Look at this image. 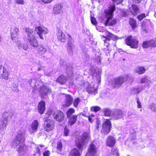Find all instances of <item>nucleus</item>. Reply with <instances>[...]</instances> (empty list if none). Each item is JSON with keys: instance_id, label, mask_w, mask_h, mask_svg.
I'll list each match as a JSON object with an SVG mask.
<instances>
[{"instance_id": "1", "label": "nucleus", "mask_w": 156, "mask_h": 156, "mask_svg": "<svg viewBox=\"0 0 156 156\" xmlns=\"http://www.w3.org/2000/svg\"><path fill=\"white\" fill-rule=\"evenodd\" d=\"M35 32L29 28H26L25 31L27 33V40L30 44L32 47H37L38 46V44L35 38L37 37V34H38L41 39H43L42 34H47L48 31L47 28L40 26L35 27Z\"/></svg>"}, {"instance_id": "2", "label": "nucleus", "mask_w": 156, "mask_h": 156, "mask_svg": "<svg viewBox=\"0 0 156 156\" xmlns=\"http://www.w3.org/2000/svg\"><path fill=\"white\" fill-rule=\"evenodd\" d=\"M107 34L106 37L103 36L102 39L104 41L105 43L104 45L105 47L103 48V51L107 55H110V52L112 50L109 45L111 44V43H112L115 46V41L117 40L118 38L116 36L110 32H108Z\"/></svg>"}, {"instance_id": "3", "label": "nucleus", "mask_w": 156, "mask_h": 156, "mask_svg": "<svg viewBox=\"0 0 156 156\" xmlns=\"http://www.w3.org/2000/svg\"><path fill=\"white\" fill-rule=\"evenodd\" d=\"M115 6L112 5L109 7L108 9L105 10L104 11V15L106 20L105 23V25L111 26L116 24L117 20L115 19L111 20L113 16V12L115 10Z\"/></svg>"}, {"instance_id": "4", "label": "nucleus", "mask_w": 156, "mask_h": 156, "mask_svg": "<svg viewBox=\"0 0 156 156\" xmlns=\"http://www.w3.org/2000/svg\"><path fill=\"white\" fill-rule=\"evenodd\" d=\"M89 138V134L86 133H84L83 134L81 138L78 139L76 141V144L77 147L80 150H82V149L84 147Z\"/></svg>"}, {"instance_id": "5", "label": "nucleus", "mask_w": 156, "mask_h": 156, "mask_svg": "<svg viewBox=\"0 0 156 156\" xmlns=\"http://www.w3.org/2000/svg\"><path fill=\"white\" fill-rule=\"evenodd\" d=\"M125 79L122 76H120L111 80L109 82V85L112 87L118 88L124 81Z\"/></svg>"}, {"instance_id": "6", "label": "nucleus", "mask_w": 156, "mask_h": 156, "mask_svg": "<svg viewBox=\"0 0 156 156\" xmlns=\"http://www.w3.org/2000/svg\"><path fill=\"white\" fill-rule=\"evenodd\" d=\"M83 84L82 85V87L86 89L87 91L89 93H93L95 95L97 92V90L96 87H94V85L91 83L90 84L88 82H84L82 81Z\"/></svg>"}, {"instance_id": "7", "label": "nucleus", "mask_w": 156, "mask_h": 156, "mask_svg": "<svg viewBox=\"0 0 156 156\" xmlns=\"http://www.w3.org/2000/svg\"><path fill=\"white\" fill-rule=\"evenodd\" d=\"M39 92L41 98H43L51 93V90L48 86L43 85L40 87Z\"/></svg>"}, {"instance_id": "8", "label": "nucleus", "mask_w": 156, "mask_h": 156, "mask_svg": "<svg viewBox=\"0 0 156 156\" xmlns=\"http://www.w3.org/2000/svg\"><path fill=\"white\" fill-rule=\"evenodd\" d=\"M126 44L129 46L131 48H136L138 47L139 41L134 38L131 36H130L126 39Z\"/></svg>"}, {"instance_id": "9", "label": "nucleus", "mask_w": 156, "mask_h": 156, "mask_svg": "<svg viewBox=\"0 0 156 156\" xmlns=\"http://www.w3.org/2000/svg\"><path fill=\"white\" fill-rule=\"evenodd\" d=\"M124 115L122 111L120 110H116L112 112L111 115L112 119L117 120L121 118Z\"/></svg>"}, {"instance_id": "10", "label": "nucleus", "mask_w": 156, "mask_h": 156, "mask_svg": "<svg viewBox=\"0 0 156 156\" xmlns=\"http://www.w3.org/2000/svg\"><path fill=\"white\" fill-rule=\"evenodd\" d=\"M111 127L112 126L111 122L109 119H107L106 120L103 124L102 129L104 131V133L107 134L109 133Z\"/></svg>"}, {"instance_id": "11", "label": "nucleus", "mask_w": 156, "mask_h": 156, "mask_svg": "<svg viewBox=\"0 0 156 156\" xmlns=\"http://www.w3.org/2000/svg\"><path fill=\"white\" fill-rule=\"evenodd\" d=\"M44 129L47 132H49L52 130L54 128V124L51 120L47 119L44 123Z\"/></svg>"}, {"instance_id": "12", "label": "nucleus", "mask_w": 156, "mask_h": 156, "mask_svg": "<svg viewBox=\"0 0 156 156\" xmlns=\"http://www.w3.org/2000/svg\"><path fill=\"white\" fill-rule=\"evenodd\" d=\"M54 119L57 121L60 122L64 119V115L61 111L58 110L56 111L53 114Z\"/></svg>"}, {"instance_id": "13", "label": "nucleus", "mask_w": 156, "mask_h": 156, "mask_svg": "<svg viewBox=\"0 0 156 156\" xmlns=\"http://www.w3.org/2000/svg\"><path fill=\"white\" fill-rule=\"evenodd\" d=\"M106 144L109 147H113L116 143L115 138L112 136H108L106 140Z\"/></svg>"}, {"instance_id": "14", "label": "nucleus", "mask_w": 156, "mask_h": 156, "mask_svg": "<svg viewBox=\"0 0 156 156\" xmlns=\"http://www.w3.org/2000/svg\"><path fill=\"white\" fill-rule=\"evenodd\" d=\"M73 102V98L69 94H66V95L65 104L63 105L64 107H67L71 105Z\"/></svg>"}, {"instance_id": "15", "label": "nucleus", "mask_w": 156, "mask_h": 156, "mask_svg": "<svg viewBox=\"0 0 156 156\" xmlns=\"http://www.w3.org/2000/svg\"><path fill=\"white\" fill-rule=\"evenodd\" d=\"M27 147L24 143L20 144L17 149L20 156H22L27 152Z\"/></svg>"}, {"instance_id": "16", "label": "nucleus", "mask_w": 156, "mask_h": 156, "mask_svg": "<svg viewBox=\"0 0 156 156\" xmlns=\"http://www.w3.org/2000/svg\"><path fill=\"white\" fill-rule=\"evenodd\" d=\"M25 132L24 131L19 130L18 131L17 135L16 136V138L24 143L25 139Z\"/></svg>"}, {"instance_id": "17", "label": "nucleus", "mask_w": 156, "mask_h": 156, "mask_svg": "<svg viewBox=\"0 0 156 156\" xmlns=\"http://www.w3.org/2000/svg\"><path fill=\"white\" fill-rule=\"evenodd\" d=\"M96 152V146L94 145L91 144L90 146L88 152L85 156H96L95 155Z\"/></svg>"}, {"instance_id": "18", "label": "nucleus", "mask_w": 156, "mask_h": 156, "mask_svg": "<svg viewBox=\"0 0 156 156\" xmlns=\"http://www.w3.org/2000/svg\"><path fill=\"white\" fill-rule=\"evenodd\" d=\"M57 36L58 39L61 42H65L66 41V37L61 30L58 29L57 31Z\"/></svg>"}, {"instance_id": "19", "label": "nucleus", "mask_w": 156, "mask_h": 156, "mask_svg": "<svg viewBox=\"0 0 156 156\" xmlns=\"http://www.w3.org/2000/svg\"><path fill=\"white\" fill-rule=\"evenodd\" d=\"M19 30L17 28H15L11 33V39L14 42L18 41Z\"/></svg>"}, {"instance_id": "20", "label": "nucleus", "mask_w": 156, "mask_h": 156, "mask_svg": "<svg viewBox=\"0 0 156 156\" xmlns=\"http://www.w3.org/2000/svg\"><path fill=\"white\" fill-rule=\"evenodd\" d=\"M68 36L69 37V40L68 41L67 50L69 52L71 53L73 52V49L75 48L74 45L71 41V40L72 39L71 36L69 34H68Z\"/></svg>"}, {"instance_id": "21", "label": "nucleus", "mask_w": 156, "mask_h": 156, "mask_svg": "<svg viewBox=\"0 0 156 156\" xmlns=\"http://www.w3.org/2000/svg\"><path fill=\"white\" fill-rule=\"evenodd\" d=\"M45 109V102L43 101L39 102L38 106V112L41 114H42Z\"/></svg>"}, {"instance_id": "22", "label": "nucleus", "mask_w": 156, "mask_h": 156, "mask_svg": "<svg viewBox=\"0 0 156 156\" xmlns=\"http://www.w3.org/2000/svg\"><path fill=\"white\" fill-rule=\"evenodd\" d=\"M129 9L131 11L132 14L134 15H136L140 12L139 9L136 5L133 4L131 5V8H129Z\"/></svg>"}, {"instance_id": "23", "label": "nucleus", "mask_w": 156, "mask_h": 156, "mask_svg": "<svg viewBox=\"0 0 156 156\" xmlns=\"http://www.w3.org/2000/svg\"><path fill=\"white\" fill-rule=\"evenodd\" d=\"M62 6L60 4L55 5L53 9V13L55 14H58L62 11Z\"/></svg>"}, {"instance_id": "24", "label": "nucleus", "mask_w": 156, "mask_h": 156, "mask_svg": "<svg viewBox=\"0 0 156 156\" xmlns=\"http://www.w3.org/2000/svg\"><path fill=\"white\" fill-rule=\"evenodd\" d=\"M9 74V73L8 70L5 67H3V70L1 73H0L1 76L5 80H8Z\"/></svg>"}, {"instance_id": "25", "label": "nucleus", "mask_w": 156, "mask_h": 156, "mask_svg": "<svg viewBox=\"0 0 156 156\" xmlns=\"http://www.w3.org/2000/svg\"><path fill=\"white\" fill-rule=\"evenodd\" d=\"M135 72L139 75H141L144 73L146 71V69L143 67L139 66L136 67L134 69Z\"/></svg>"}, {"instance_id": "26", "label": "nucleus", "mask_w": 156, "mask_h": 156, "mask_svg": "<svg viewBox=\"0 0 156 156\" xmlns=\"http://www.w3.org/2000/svg\"><path fill=\"white\" fill-rule=\"evenodd\" d=\"M78 115H73L69 118L68 124L71 126L74 124L76 122Z\"/></svg>"}, {"instance_id": "27", "label": "nucleus", "mask_w": 156, "mask_h": 156, "mask_svg": "<svg viewBox=\"0 0 156 156\" xmlns=\"http://www.w3.org/2000/svg\"><path fill=\"white\" fill-rule=\"evenodd\" d=\"M8 121L6 119H4L1 118L0 120V129L3 130L5 129L7 124Z\"/></svg>"}, {"instance_id": "28", "label": "nucleus", "mask_w": 156, "mask_h": 156, "mask_svg": "<svg viewBox=\"0 0 156 156\" xmlns=\"http://www.w3.org/2000/svg\"><path fill=\"white\" fill-rule=\"evenodd\" d=\"M37 51L38 54L41 55L44 54L47 51V49L44 46L40 45L37 49Z\"/></svg>"}, {"instance_id": "29", "label": "nucleus", "mask_w": 156, "mask_h": 156, "mask_svg": "<svg viewBox=\"0 0 156 156\" xmlns=\"http://www.w3.org/2000/svg\"><path fill=\"white\" fill-rule=\"evenodd\" d=\"M67 80V78L63 75H61L57 79V81L61 84L65 83Z\"/></svg>"}, {"instance_id": "30", "label": "nucleus", "mask_w": 156, "mask_h": 156, "mask_svg": "<svg viewBox=\"0 0 156 156\" xmlns=\"http://www.w3.org/2000/svg\"><path fill=\"white\" fill-rule=\"evenodd\" d=\"M87 49H82V56L85 61H88L89 58V55L87 53Z\"/></svg>"}, {"instance_id": "31", "label": "nucleus", "mask_w": 156, "mask_h": 156, "mask_svg": "<svg viewBox=\"0 0 156 156\" xmlns=\"http://www.w3.org/2000/svg\"><path fill=\"white\" fill-rule=\"evenodd\" d=\"M12 116V113L10 111H8L4 113L2 117L1 118L4 119H6L8 121L9 119L11 118Z\"/></svg>"}, {"instance_id": "32", "label": "nucleus", "mask_w": 156, "mask_h": 156, "mask_svg": "<svg viewBox=\"0 0 156 156\" xmlns=\"http://www.w3.org/2000/svg\"><path fill=\"white\" fill-rule=\"evenodd\" d=\"M39 123L37 120H34L32 122L31 125V128L34 132H36L37 131Z\"/></svg>"}, {"instance_id": "33", "label": "nucleus", "mask_w": 156, "mask_h": 156, "mask_svg": "<svg viewBox=\"0 0 156 156\" xmlns=\"http://www.w3.org/2000/svg\"><path fill=\"white\" fill-rule=\"evenodd\" d=\"M79 151H78L77 149L76 148H73L71 152V154L73 156H80V151H82L80 150L79 148Z\"/></svg>"}, {"instance_id": "34", "label": "nucleus", "mask_w": 156, "mask_h": 156, "mask_svg": "<svg viewBox=\"0 0 156 156\" xmlns=\"http://www.w3.org/2000/svg\"><path fill=\"white\" fill-rule=\"evenodd\" d=\"M140 82L141 83L148 82V83H151L150 77L147 76L142 78L140 80Z\"/></svg>"}, {"instance_id": "35", "label": "nucleus", "mask_w": 156, "mask_h": 156, "mask_svg": "<svg viewBox=\"0 0 156 156\" xmlns=\"http://www.w3.org/2000/svg\"><path fill=\"white\" fill-rule=\"evenodd\" d=\"M46 149V147L44 145H39L37 148V151L40 155L41 154V153Z\"/></svg>"}, {"instance_id": "36", "label": "nucleus", "mask_w": 156, "mask_h": 156, "mask_svg": "<svg viewBox=\"0 0 156 156\" xmlns=\"http://www.w3.org/2000/svg\"><path fill=\"white\" fill-rule=\"evenodd\" d=\"M23 144V143L21 142L20 141L16 138L14 141L11 143V145L13 147H15L17 146L18 145L20 146V144Z\"/></svg>"}, {"instance_id": "37", "label": "nucleus", "mask_w": 156, "mask_h": 156, "mask_svg": "<svg viewBox=\"0 0 156 156\" xmlns=\"http://www.w3.org/2000/svg\"><path fill=\"white\" fill-rule=\"evenodd\" d=\"M17 44L19 48H22L24 50H27L28 49V46L26 44L22 43L20 41H18Z\"/></svg>"}, {"instance_id": "38", "label": "nucleus", "mask_w": 156, "mask_h": 156, "mask_svg": "<svg viewBox=\"0 0 156 156\" xmlns=\"http://www.w3.org/2000/svg\"><path fill=\"white\" fill-rule=\"evenodd\" d=\"M103 112L105 116H110L111 117V115L112 112L110 109L108 108H105L103 109Z\"/></svg>"}, {"instance_id": "39", "label": "nucleus", "mask_w": 156, "mask_h": 156, "mask_svg": "<svg viewBox=\"0 0 156 156\" xmlns=\"http://www.w3.org/2000/svg\"><path fill=\"white\" fill-rule=\"evenodd\" d=\"M75 112V110L73 108H70L66 112L67 118H69L71 115L74 113Z\"/></svg>"}, {"instance_id": "40", "label": "nucleus", "mask_w": 156, "mask_h": 156, "mask_svg": "<svg viewBox=\"0 0 156 156\" xmlns=\"http://www.w3.org/2000/svg\"><path fill=\"white\" fill-rule=\"evenodd\" d=\"M101 109L100 107L96 106H92L90 108L91 111L95 112L99 111Z\"/></svg>"}, {"instance_id": "41", "label": "nucleus", "mask_w": 156, "mask_h": 156, "mask_svg": "<svg viewBox=\"0 0 156 156\" xmlns=\"http://www.w3.org/2000/svg\"><path fill=\"white\" fill-rule=\"evenodd\" d=\"M129 23L133 28H134L135 27L136 25V22L135 20L133 19H130Z\"/></svg>"}, {"instance_id": "42", "label": "nucleus", "mask_w": 156, "mask_h": 156, "mask_svg": "<svg viewBox=\"0 0 156 156\" xmlns=\"http://www.w3.org/2000/svg\"><path fill=\"white\" fill-rule=\"evenodd\" d=\"M62 147V143L60 142H58L57 144L56 149L58 150V153H59L61 151Z\"/></svg>"}, {"instance_id": "43", "label": "nucleus", "mask_w": 156, "mask_h": 156, "mask_svg": "<svg viewBox=\"0 0 156 156\" xmlns=\"http://www.w3.org/2000/svg\"><path fill=\"white\" fill-rule=\"evenodd\" d=\"M80 99L78 98H76L74 100L73 102V105L74 107L76 108L77 107V106L79 103L80 102Z\"/></svg>"}, {"instance_id": "44", "label": "nucleus", "mask_w": 156, "mask_h": 156, "mask_svg": "<svg viewBox=\"0 0 156 156\" xmlns=\"http://www.w3.org/2000/svg\"><path fill=\"white\" fill-rule=\"evenodd\" d=\"M149 43V45L150 47H154L156 46V41L154 40H152L150 41H148Z\"/></svg>"}, {"instance_id": "45", "label": "nucleus", "mask_w": 156, "mask_h": 156, "mask_svg": "<svg viewBox=\"0 0 156 156\" xmlns=\"http://www.w3.org/2000/svg\"><path fill=\"white\" fill-rule=\"evenodd\" d=\"M142 47L144 48H147L150 47L149 41L144 42L142 44Z\"/></svg>"}, {"instance_id": "46", "label": "nucleus", "mask_w": 156, "mask_h": 156, "mask_svg": "<svg viewBox=\"0 0 156 156\" xmlns=\"http://www.w3.org/2000/svg\"><path fill=\"white\" fill-rule=\"evenodd\" d=\"M151 110L154 112H156V104L152 103L151 105Z\"/></svg>"}, {"instance_id": "47", "label": "nucleus", "mask_w": 156, "mask_h": 156, "mask_svg": "<svg viewBox=\"0 0 156 156\" xmlns=\"http://www.w3.org/2000/svg\"><path fill=\"white\" fill-rule=\"evenodd\" d=\"M145 17V14L144 13L140 14L138 15L137 18L140 21H141L143 18Z\"/></svg>"}, {"instance_id": "48", "label": "nucleus", "mask_w": 156, "mask_h": 156, "mask_svg": "<svg viewBox=\"0 0 156 156\" xmlns=\"http://www.w3.org/2000/svg\"><path fill=\"white\" fill-rule=\"evenodd\" d=\"M16 4L23 5L24 3V0H14Z\"/></svg>"}, {"instance_id": "49", "label": "nucleus", "mask_w": 156, "mask_h": 156, "mask_svg": "<svg viewBox=\"0 0 156 156\" xmlns=\"http://www.w3.org/2000/svg\"><path fill=\"white\" fill-rule=\"evenodd\" d=\"M136 103L137 104V107L138 108H142V106L141 105V103L140 101L139 98H136Z\"/></svg>"}, {"instance_id": "50", "label": "nucleus", "mask_w": 156, "mask_h": 156, "mask_svg": "<svg viewBox=\"0 0 156 156\" xmlns=\"http://www.w3.org/2000/svg\"><path fill=\"white\" fill-rule=\"evenodd\" d=\"M91 23L94 25H96L97 23V22L95 18L94 17L91 16Z\"/></svg>"}, {"instance_id": "51", "label": "nucleus", "mask_w": 156, "mask_h": 156, "mask_svg": "<svg viewBox=\"0 0 156 156\" xmlns=\"http://www.w3.org/2000/svg\"><path fill=\"white\" fill-rule=\"evenodd\" d=\"M142 90V88L140 87L135 88L134 89V91L135 94L139 93Z\"/></svg>"}, {"instance_id": "52", "label": "nucleus", "mask_w": 156, "mask_h": 156, "mask_svg": "<svg viewBox=\"0 0 156 156\" xmlns=\"http://www.w3.org/2000/svg\"><path fill=\"white\" fill-rule=\"evenodd\" d=\"M69 130L66 127H65L64 128V134L65 136L68 135L69 133Z\"/></svg>"}, {"instance_id": "53", "label": "nucleus", "mask_w": 156, "mask_h": 156, "mask_svg": "<svg viewBox=\"0 0 156 156\" xmlns=\"http://www.w3.org/2000/svg\"><path fill=\"white\" fill-rule=\"evenodd\" d=\"M50 152L49 151H44L43 154V156H49Z\"/></svg>"}, {"instance_id": "54", "label": "nucleus", "mask_w": 156, "mask_h": 156, "mask_svg": "<svg viewBox=\"0 0 156 156\" xmlns=\"http://www.w3.org/2000/svg\"><path fill=\"white\" fill-rule=\"evenodd\" d=\"M123 0H113V2L114 3L118 4L121 3Z\"/></svg>"}, {"instance_id": "55", "label": "nucleus", "mask_w": 156, "mask_h": 156, "mask_svg": "<svg viewBox=\"0 0 156 156\" xmlns=\"http://www.w3.org/2000/svg\"><path fill=\"white\" fill-rule=\"evenodd\" d=\"M42 1L45 3H49L51 2L53 0H41Z\"/></svg>"}, {"instance_id": "56", "label": "nucleus", "mask_w": 156, "mask_h": 156, "mask_svg": "<svg viewBox=\"0 0 156 156\" xmlns=\"http://www.w3.org/2000/svg\"><path fill=\"white\" fill-rule=\"evenodd\" d=\"M35 80H30V81H29V83H30V85L31 86H32L33 85L32 84V83L33 82L34 83H35Z\"/></svg>"}, {"instance_id": "57", "label": "nucleus", "mask_w": 156, "mask_h": 156, "mask_svg": "<svg viewBox=\"0 0 156 156\" xmlns=\"http://www.w3.org/2000/svg\"><path fill=\"white\" fill-rule=\"evenodd\" d=\"M134 2L136 3H139L141 2L142 0H132Z\"/></svg>"}, {"instance_id": "58", "label": "nucleus", "mask_w": 156, "mask_h": 156, "mask_svg": "<svg viewBox=\"0 0 156 156\" xmlns=\"http://www.w3.org/2000/svg\"><path fill=\"white\" fill-rule=\"evenodd\" d=\"M88 120L91 123H92L93 121L92 120V118H91L90 116H89L88 117Z\"/></svg>"}, {"instance_id": "59", "label": "nucleus", "mask_w": 156, "mask_h": 156, "mask_svg": "<svg viewBox=\"0 0 156 156\" xmlns=\"http://www.w3.org/2000/svg\"><path fill=\"white\" fill-rule=\"evenodd\" d=\"M100 122V121H97V126H96L97 129H98L99 128V125Z\"/></svg>"}, {"instance_id": "60", "label": "nucleus", "mask_w": 156, "mask_h": 156, "mask_svg": "<svg viewBox=\"0 0 156 156\" xmlns=\"http://www.w3.org/2000/svg\"><path fill=\"white\" fill-rule=\"evenodd\" d=\"M97 77H98V80H99V82H100V81H101V76L99 74H98L97 75Z\"/></svg>"}, {"instance_id": "61", "label": "nucleus", "mask_w": 156, "mask_h": 156, "mask_svg": "<svg viewBox=\"0 0 156 156\" xmlns=\"http://www.w3.org/2000/svg\"><path fill=\"white\" fill-rule=\"evenodd\" d=\"M45 74L47 76H51V73H45Z\"/></svg>"}, {"instance_id": "62", "label": "nucleus", "mask_w": 156, "mask_h": 156, "mask_svg": "<svg viewBox=\"0 0 156 156\" xmlns=\"http://www.w3.org/2000/svg\"><path fill=\"white\" fill-rule=\"evenodd\" d=\"M2 70H3V68H2V66L0 65V73H1V72L2 71Z\"/></svg>"}, {"instance_id": "63", "label": "nucleus", "mask_w": 156, "mask_h": 156, "mask_svg": "<svg viewBox=\"0 0 156 156\" xmlns=\"http://www.w3.org/2000/svg\"><path fill=\"white\" fill-rule=\"evenodd\" d=\"M129 76L128 75H126V76H125V79H126V80H127L128 79V78H129Z\"/></svg>"}, {"instance_id": "64", "label": "nucleus", "mask_w": 156, "mask_h": 156, "mask_svg": "<svg viewBox=\"0 0 156 156\" xmlns=\"http://www.w3.org/2000/svg\"><path fill=\"white\" fill-rule=\"evenodd\" d=\"M98 58L99 59V62L100 63L101 62V60L100 59V57L99 56H98Z\"/></svg>"}]
</instances>
